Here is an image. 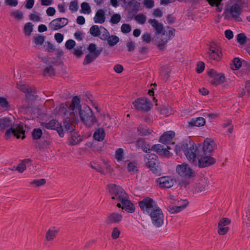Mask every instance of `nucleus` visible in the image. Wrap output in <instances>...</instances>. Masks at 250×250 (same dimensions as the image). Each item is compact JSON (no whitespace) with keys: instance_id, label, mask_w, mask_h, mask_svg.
I'll return each instance as SVG.
<instances>
[{"instance_id":"obj_59","label":"nucleus","mask_w":250,"mask_h":250,"mask_svg":"<svg viewBox=\"0 0 250 250\" xmlns=\"http://www.w3.org/2000/svg\"><path fill=\"white\" fill-rule=\"evenodd\" d=\"M218 233L219 235H224L226 234L229 231V228L228 227H221L218 225Z\"/></svg>"},{"instance_id":"obj_55","label":"nucleus","mask_w":250,"mask_h":250,"mask_svg":"<svg viewBox=\"0 0 250 250\" xmlns=\"http://www.w3.org/2000/svg\"><path fill=\"white\" fill-rule=\"evenodd\" d=\"M123 149L121 148H118L116 151L115 157L118 161L122 160L124 158L123 156Z\"/></svg>"},{"instance_id":"obj_56","label":"nucleus","mask_w":250,"mask_h":250,"mask_svg":"<svg viewBox=\"0 0 250 250\" xmlns=\"http://www.w3.org/2000/svg\"><path fill=\"white\" fill-rule=\"evenodd\" d=\"M120 233L121 231L117 227L114 228L111 233L112 238L113 239H117L119 237Z\"/></svg>"},{"instance_id":"obj_5","label":"nucleus","mask_w":250,"mask_h":250,"mask_svg":"<svg viewBox=\"0 0 250 250\" xmlns=\"http://www.w3.org/2000/svg\"><path fill=\"white\" fill-rule=\"evenodd\" d=\"M248 0H237V2L233 4L229 11L225 9L224 14L226 12H229L232 18L237 22L242 21V18L240 17L241 13V8L247 6Z\"/></svg>"},{"instance_id":"obj_18","label":"nucleus","mask_w":250,"mask_h":250,"mask_svg":"<svg viewBox=\"0 0 250 250\" xmlns=\"http://www.w3.org/2000/svg\"><path fill=\"white\" fill-rule=\"evenodd\" d=\"M208 53L209 58L216 61H219L222 56L221 48L216 44L210 45Z\"/></svg>"},{"instance_id":"obj_40","label":"nucleus","mask_w":250,"mask_h":250,"mask_svg":"<svg viewBox=\"0 0 250 250\" xmlns=\"http://www.w3.org/2000/svg\"><path fill=\"white\" fill-rule=\"evenodd\" d=\"M232 62L233 66H232L231 68L233 70L239 69L243 64V62H241L240 59L238 58H234L232 61Z\"/></svg>"},{"instance_id":"obj_42","label":"nucleus","mask_w":250,"mask_h":250,"mask_svg":"<svg viewBox=\"0 0 250 250\" xmlns=\"http://www.w3.org/2000/svg\"><path fill=\"white\" fill-rule=\"evenodd\" d=\"M43 75L49 76H54L55 75V69L52 66L45 67L43 70Z\"/></svg>"},{"instance_id":"obj_44","label":"nucleus","mask_w":250,"mask_h":250,"mask_svg":"<svg viewBox=\"0 0 250 250\" xmlns=\"http://www.w3.org/2000/svg\"><path fill=\"white\" fill-rule=\"evenodd\" d=\"M33 25L31 22L25 23L24 27V32L27 35H30L33 31Z\"/></svg>"},{"instance_id":"obj_34","label":"nucleus","mask_w":250,"mask_h":250,"mask_svg":"<svg viewBox=\"0 0 250 250\" xmlns=\"http://www.w3.org/2000/svg\"><path fill=\"white\" fill-rule=\"evenodd\" d=\"M82 140V139L80 136H77L75 133H71V136L69 139V144L71 145L74 146L78 144Z\"/></svg>"},{"instance_id":"obj_36","label":"nucleus","mask_w":250,"mask_h":250,"mask_svg":"<svg viewBox=\"0 0 250 250\" xmlns=\"http://www.w3.org/2000/svg\"><path fill=\"white\" fill-rule=\"evenodd\" d=\"M42 135V131L41 128H34L32 132V136L34 140L40 139Z\"/></svg>"},{"instance_id":"obj_22","label":"nucleus","mask_w":250,"mask_h":250,"mask_svg":"<svg viewBox=\"0 0 250 250\" xmlns=\"http://www.w3.org/2000/svg\"><path fill=\"white\" fill-rule=\"evenodd\" d=\"M214 143L210 139H206L204 141V144L202 146V154L211 156L213 150V145Z\"/></svg>"},{"instance_id":"obj_48","label":"nucleus","mask_w":250,"mask_h":250,"mask_svg":"<svg viewBox=\"0 0 250 250\" xmlns=\"http://www.w3.org/2000/svg\"><path fill=\"white\" fill-rule=\"evenodd\" d=\"M0 106L3 108H9V103L6 98L0 97Z\"/></svg>"},{"instance_id":"obj_31","label":"nucleus","mask_w":250,"mask_h":250,"mask_svg":"<svg viewBox=\"0 0 250 250\" xmlns=\"http://www.w3.org/2000/svg\"><path fill=\"white\" fill-rule=\"evenodd\" d=\"M208 4L212 7H216V11L221 12L223 9V4L222 3L223 0H206Z\"/></svg>"},{"instance_id":"obj_10","label":"nucleus","mask_w":250,"mask_h":250,"mask_svg":"<svg viewBox=\"0 0 250 250\" xmlns=\"http://www.w3.org/2000/svg\"><path fill=\"white\" fill-rule=\"evenodd\" d=\"M148 215L150 217L152 224L156 228L162 227L164 223V214L162 209L158 207L150 212Z\"/></svg>"},{"instance_id":"obj_9","label":"nucleus","mask_w":250,"mask_h":250,"mask_svg":"<svg viewBox=\"0 0 250 250\" xmlns=\"http://www.w3.org/2000/svg\"><path fill=\"white\" fill-rule=\"evenodd\" d=\"M138 204L143 213L147 215L159 207L156 202L149 197H145L139 201Z\"/></svg>"},{"instance_id":"obj_8","label":"nucleus","mask_w":250,"mask_h":250,"mask_svg":"<svg viewBox=\"0 0 250 250\" xmlns=\"http://www.w3.org/2000/svg\"><path fill=\"white\" fill-rule=\"evenodd\" d=\"M138 204L143 213L147 215L159 207L156 202L149 197H145L139 201Z\"/></svg>"},{"instance_id":"obj_24","label":"nucleus","mask_w":250,"mask_h":250,"mask_svg":"<svg viewBox=\"0 0 250 250\" xmlns=\"http://www.w3.org/2000/svg\"><path fill=\"white\" fill-rule=\"evenodd\" d=\"M175 134L173 131H168L164 132L159 138V142L163 144H169Z\"/></svg>"},{"instance_id":"obj_12","label":"nucleus","mask_w":250,"mask_h":250,"mask_svg":"<svg viewBox=\"0 0 250 250\" xmlns=\"http://www.w3.org/2000/svg\"><path fill=\"white\" fill-rule=\"evenodd\" d=\"M134 108L139 111L148 112L151 109L150 101L147 98H138L132 103Z\"/></svg>"},{"instance_id":"obj_23","label":"nucleus","mask_w":250,"mask_h":250,"mask_svg":"<svg viewBox=\"0 0 250 250\" xmlns=\"http://www.w3.org/2000/svg\"><path fill=\"white\" fill-rule=\"evenodd\" d=\"M122 219L123 216L122 214L116 212H113L107 215L105 223L107 225L117 224L120 223L122 220Z\"/></svg>"},{"instance_id":"obj_20","label":"nucleus","mask_w":250,"mask_h":250,"mask_svg":"<svg viewBox=\"0 0 250 250\" xmlns=\"http://www.w3.org/2000/svg\"><path fill=\"white\" fill-rule=\"evenodd\" d=\"M121 203H118L117 207L122 208L128 213H133L135 211L134 205L128 199V196L124 199Z\"/></svg>"},{"instance_id":"obj_64","label":"nucleus","mask_w":250,"mask_h":250,"mask_svg":"<svg viewBox=\"0 0 250 250\" xmlns=\"http://www.w3.org/2000/svg\"><path fill=\"white\" fill-rule=\"evenodd\" d=\"M55 39L58 43H61L63 39V35L59 33H56L54 36Z\"/></svg>"},{"instance_id":"obj_50","label":"nucleus","mask_w":250,"mask_h":250,"mask_svg":"<svg viewBox=\"0 0 250 250\" xmlns=\"http://www.w3.org/2000/svg\"><path fill=\"white\" fill-rule=\"evenodd\" d=\"M231 220L228 218H222L218 222V226L221 227H227L226 226L230 224Z\"/></svg>"},{"instance_id":"obj_17","label":"nucleus","mask_w":250,"mask_h":250,"mask_svg":"<svg viewBox=\"0 0 250 250\" xmlns=\"http://www.w3.org/2000/svg\"><path fill=\"white\" fill-rule=\"evenodd\" d=\"M170 149V147L167 146V148H165L164 146L161 144H156L151 147V150L156 152L158 155L161 157H166L167 158H169L173 155L172 153L169 151Z\"/></svg>"},{"instance_id":"obj_2","label":"nucleus","mask_w":250,"mask_h":250,"mask_svg":"<svg viewBox=\"0 0 250 250\" xmlns=\"http://www.w3.org/2000/svg\"><path fill=\"white\" fill-rule=\"evenodd\" d=\"M64 107L63 104H61V107L65 109L64 113L70 112V115L73 114L78 115L79 113L81 121L87 127H91L95 124L97 120L94 115L93 111L89 106L84 104L82 107L80 104V99L78 96H74L71 104L66 102Z\"/></svg>"},{"instance_id":"obj_1","label":"nucleus","mask_w":250,"mask_h":250,"mask_svg":"<svg viewBox=\"0 0 250 250\" xmlns=\"http://www.w3.org/2000/svg\"><path fill=\"white\" fill-rule=\"evenodd\" d=\"M182 150L188 161L194 165H196L197 158L198 166L200 168L212 166L216 162L215 159L211 156L200 154L198 147L191 140H185L175 146V152L176 154Z\"/></svg>"},{"instance_id":"obj_21","label":"nucleus","mask_w":250,"mask_h":250,"mask_svg":"<svg viewBox=\"0 0 250 250\" xmlns=\"http://www.w3.org/2000/svg\"><path fill=\"white\" fill-rule=\"evenodd\" d=\"M156 183L163 188H170L174 185V181L169 176H164L158 178Z\"/></svg>"},{"instance_id":"obj_53","label":"nucleus","mask_w":250,"mask_h":250,"mask_svg":"<svg viewBox=\"0 0 250 250\" xmlns=\"http://www.w3.org/2000/svg\"><path fill=\"white\" fill-rule=\"evenodd\" d=\"M121 17L120 14H114L110 19V22L112 24H117L121 21Z\"/></svg>"},{"instance_id":"obj_3","label":"nucleus","mask_w":250,"mask_h":250,"mask_svg":"<svg viewBox=\"0 0 250 250\" xmlns=\"http://www.w3.org/2000/svg\"><path fill=\"white\" fill-rule=\"evenodd\" d=\"M11 126L7 129L5 133L6 139L10 138L11 135H13L17 139H24L25 138V130L23 127V125L21 122L18 124H13L12 121L9 118L4 117L0 118V127L3 129Z\"/></svg>"},{"instance_id":"obj_4","label":"nucleus","mask_w":250,"mask_h":250,"mask_svg":"<svg viewBox=\"0 0 250 250\" xmlns=\"http://www.w3.org/2000/svg\"><path fill=\"white\" fill-rule=\"evenodd\" d=\"M145 166L149 169L155 176H159L162 172V168L158 156L154 153L145 155L144 156Z\"/></svg>"},{"instance_id":"obj_35","label":"nucleus","mask_w":250,"mask_h":250,"mask_svg":"<svg viewBox=\"0 0 250 250\" xmlns=\"http://www.w3.org/2000/svg\"><path fill=\"white\" fill-rule=\"evenodd\" d=\"M248 40L249 39L243 33L238 34L237 36V42L240 45H244Z\"/></svg>"},{"instance_id":"obj_16","label":"nucleus","mask_w":250,"mask_h":250,"mask_svg":"<svg viewBox=\"0 0 250 250\" xmlns=\"http://www.w3.org/2000/svg\"><path fill=\"white\" fill-rule=\"evenodd\" d=\"M41 125L48 129L57 130L61 137H63L64 136L62 126L56 120H51L48 123L42 122L41 123Z\"/></svg>"},{"instance_id":"obj_7","label":"nucleus","mask_w":250,"mask_h":250,"mask_svg":"<svg viewBox=\"0 0 250 250\" xmlns=\"http://www.w3.org/2000/svg\"><path fill=\"white\" fill-rule=\"evenodd\" d=\"M87 50L89 53L87 54L83 62V65L88 64L95 60L101 54L103 51V47H100L97 49L96 45L95 43H90L88 47Z\"/></svg>"},{"instance_id":"obj_49","label":"nucleus","mask_w":250,"mask_h":250,"mask_svg":"<svg viewBox=\"0 0 250 250\" xmlns=\"http://www.w3.org/2000/svg\"><path fill=\"white\" fill-rule=\"evenodd\" d=\"M242 70L245 74L250 73V62L246 61H243V64L241 66Z\"/></svg>"},{"instance_id":"obj_58","label":"nucleus","mask_w":250,"mask_h":250,"mask_svg":"<svg viewBox=\"0 0 250 250\" xmlns=\"http://www.w3.org/2000/svg\"><path fill=\"white\" fill-rule=\"evenodd\" d=\"M131 30V26L129 24L124 23L121 26V31L123 33H128Z\"/></svg>"},{"instance_id":"obj_25","label":"nucleus","mask_w":250,"mask_h":250,"mask_svg":"<svg viewBox=\"0 0 250 250\" xmlns=\"http://www.w3.org/2000/svg\"><path fill=\"white\" fill-rule=\"evenodd\" d=\"M183 204L178 203V206H169L167 207V210L171 213H176L181 211L185 208L188 204V202L187 200L182 201Z\"/></svg>"},{"instance_id":"obj_29","label":"nucleus","mask_w":250,"mask_h":250,"mask_svg":"<svg viewBox=\"0 0 250 250\" xmlns=\"http://www.w3.org/2000/svg\"><path fill=\"white\" fill-rule=\"evenodd\" d=\"M206 123L205 119L203 117H197L196 118H192L189 122V124L191 126H202L205 125Z\"/></svg>"},{"instance_id":"obj_19","label":"nucleus","mask_w":250,"mask_h":250,"mask_svg":"<svg viewBox=\"0 0 250 250\" xmlns=\"http://www.w3.org/2000/svg\"><path fill=\"white\" fill-rule=\"evenodd\" d=\"M68 22V20L65 18H57L50 22L49 27L53 30H57L66 26Z\"/></svg>"},{"instance_id":"obj_28","label":"nucleus","mask_w":250,"mask_h":250,"mask_svg":"<svg viewBox=\"0 0 250 250\" xmlns=\"http://www.w3.org/2000/svg\"><path fill=\"white\" fill-rule=\"evenodd\" d=\"M105 16L104 11L103 9L98 10L94 18L95 23H103L104 22Z\"/></svg>"},{"instance_id":"obj_62","label":"nucleus","mask_w":250,"mask_h":250,"mask_svg":"<svg viewBox=\"0 0 250 250\" xmlns=\"http://www.w3.org/2000/svg\"><path fill=\"white\" fill-rule=\"evenodd\" d=\"M104 29V31L102 34V35L100 37V38L103 41L107 40V39L109 37V33L108 31L104 27H103Z\"/></svg>"},{"instance_id":"obj_51","label":"nucleus","mask_w":250,"mask_h":250,"mask_svg":"<svg viewBox=\"0 0 250 250\" xmlns=\"http://www.w3.org/2000/svg\"><path fill=\"white\" fill-rule=\"evenodd\" d=\"M46 183V180L44 179H35L31 183L32 185H35L37 187L44 185Z\"/></svg>"},{"instance_id":"obj_14","label":"nucleus","mask_w":250,"mask_h":250,"mask_svg":"<svg viewBox=\"0 0 250 250\" xmlns=\"http://www.w3.org/2000/svg\"><path fill=\"white\" fill-rule=\"evenodd\" d=\"M176 171L181 176L185 178H190L195 176V172L187 164L178 165L176 168Z\"/></svg>"},{"instance_id":"obj_11","label":"nucleus","mask_w":250,"mask_h":250,"mask_svg":"<svg viewBox=\"0 0 250 250\" xmlns=\"http://www.w3.org/2000/svg\"><path fill=\"white\" fill-rule=\"evenodd\" d=\"M167 28H170L168 31L167 35H165V32H163L157 44V47L160 50H163L165 48V46L167 44L168 40H170L175 36V29L174 28L167 26Z\"/></svg>"},{"instance_id":"obj_47","label":"nucleus","mask_w":250,"mask_h":250,"mask_svg":"<svg viewBox=\"0 0 250 250\" xmlns=\"http://www.w3.org/2000/svg\"><path fill=\"white\" fill-rule=\"evenodd\" d=\"M90 167L92 168L95 169L96 171H97L98 172H100L102 174H104L105 173L104 172V170L103 169L102 167L98 164L96 163H93V164H90Z\"/></svg>"},{"instance_id":"obj_6","label":"nucleus","mask_w":250,"mask_h":250,"mask_svg":"<svg viewBox=\"0 0 250 250\" xmlns=\"http://www.w3.org/2000/svg\"><path fill=\"white\" fill-rule=\"evenodd\" d=\"M109 193L112 200H117L122 202L127 197L128 195L125 191L120 186L116 184L108 185Z\"/></svg>"},{"instance_id":"obj_43","label":"nucleus","mask_w":250,"mask_h":250,"mask_svg":"<svg viewBox=\"0 0 250 250\" xmlns=\"http://www.w3.org/2000/svg\"><path fill=\"white\" fill-rule=\"evenodd\" d=\"M127 170L129 172L137 171V163L135 162H130L127 164Z\"/></svg>"},{"instance_id":"obj_61","label":"nucleus","mask_w":250,"mask_h":250,"mask_svg":"<svg viewBox=\"0 0 250 250\" xmlns=\"http://www.w3.org/2000/svg\"><path fill=\"white\" fill-rule=\"evenodd\" d=\"M142 40L146 43H149L151 41L150 34L149 33H145L142 35Z\"/></svg>"},{"instance_id":"obj_41","label":"nucleus","mask_w":250,"mask_h":250,"mask_svg":"<svg viewBox=\"0 0 250 250\" xmlns=\"http://www.w3.org/2000/svg\"><path fill=\"white\" fill-rule=\"evenodd\" d=\"M89 32L94 37H98L101 32L98 25H92L90 28Z\"/></svg>"},{"instance_id":"obj_27","label":"nucleus","mask_w":250,"mask_h":250,"mask_svg":"<svg viewBox=\"0 0 250 250\" xmlns=\"http://www.w3.org/2000/svg\"><path fill=\"white\" fill-rule=\"evenodd\" d=\"M148 22L152 25V26L155 30V34L157 36L158 34L163 33L164 31L163 24L159 22L155 19H150Z\"/></svg>"},{"instance_id":"obj_15","label":"nucleus","mask_w":250,"mask_h":250,"mask_svg":"<svg viewBox=\"0 0 250 250\" xmlns=\"http://www.w3.org/2000/svg\"><path fill=\"white\" fill-rule=\"evenodd\" d=\"M18 87L25 93L26 97L28 100L35 101L37 99V96L35 95L36 90L35 86L24 84L18 85Z\"/></svg>"},{"instance_id":"obj_26","label":"nucleus","mask_w":250,"mask_h":250,"mask_svg":"<svg viewBox=\"0 0 250 250\" xmlns=\"http://www.w3.org/2000/svg\"><path fill=\"white\" fill-rule=\"evenodd\" d=\"M135 145L137 147L141 148L142 150L145 153H149L151 150L150 145L146 144L144 138H138L135 142Z\"/></svg>"},{"instance_id":"obj_39","label":"nucleus","mask_w":250,"mask_h":250,"mask_svg":"<svg viewBox=\"0 0 250 250\" xmlns=\"http://www.w3.org/2000/svg\"><path fill=\"white\" fill-rule=\"evenodd\" d=\"M81 12L83 14H89L91 11V7L89 4L86 2H83L81 4Z\"/></svg>"},{"instance_id":"obj_60","label":"nucleus","mask_w":250,"mask_h":250,"mask_svg":"<svg viewBox=\"0 0 250 250\" xmlns=\"http://www.w3.org/2000/svg\"><path fill=\"white\" fill-rule=\"evenodd\" d=\"M78 8L77 1L73 0L70 2L69 8L70 10L76 12L78 10Z\"/></svg>"},{"instance_id":"obj_30","label":"nucleus","mask_w":250,"mask_h":250,"mask_svg":"<svg viewBox=\"0 0 250 250\" xmlns=\"http://www.w3.org/2000/svg\"><path fill=\"white\" fill-rule=\"evenodd\" d=\"M105 133L103 128H99L96 130L93 134V138L98 141H102L105 137Z\"/></svg>"},{"instance_id":"obj_13","label":"nucleus","mask_w":250,"mask_h":250,"mask_svg":"<svg viewBox=\"0 0 250 250\" xmlns=\"http://www.w3.org/2000/svg\"><path fill=\"white\" fill-rule=\"evenodd\" d=\"M208 75L212 80L210 82V83L215 86L224 83L226 81V78L222 73H218L213 69H210L207 72Z\"/></svg>"},{"instance_id":"obj_33","label":"nucleus","mask_w":250,"mask_h":250,"mask_svg":"<svg viewBox=\"0 0 250 250\" xmlns=\"http://www.w3.org/2000/svg\"><path fill=\"white\" fill-rule=\"evenodd\" d=\"M63 127L65 128L66 131L69 132H72L74 129L73 125L70 122V119L68 118L63 120Z\"/></svg>"},{"instance_id":"obj_57","label":"nucleus","mask_w":250,"mask_h":250,"mask_svg":"<svg viewBox=\"0 0 250 250\" xmlns=\"http://www.w3.org/2000/svg\"><path fill=\"white\" fill-rule=\"evenodd\" d=\"M76 45L75 42L71 39H69L66 41L65 44V47L69 50L73 49Z\"/></svg>"},{"instance_id":"obj_63","label":"nucleus","mask_w":250,"mask_h":250,"mask_svg":"<svg viewBox=\"0 0 250 250\" xmlns=\"http://www.w3.org/2000/svg\"><path fill=\"white\" fill-rule=\"evenodd\" d=\"M144 4L146 8H151L154 5V2L153 0H145Z\"/></svg>"},{"instance_id":"obj_52","label":"nucleus","mask_w":250,"mask_h":250,"mask_svg":"<svg viewBox=\"0 0 250 250\" xmlns=\"http://www.w3.org/2000/svg\"><path fill=\"white\" fill-rule=\"evenodd\" d=\"M135 20L140 24H144L146 20V17L142 14H139L137 15L135 18Z\"/></svg>"},{"instance_id":"obj_46","label":"nucleus","mask_w":250,"mask_h":250,"mask_svg":"<svg viewBox=\"0 0 250 250\" xmlns=\"http://www.w3.org/2000/svg\"><path fill=\"white\" fill-rule=\"evenodd\" d=\"M31 160L29 159H24L22 163L17 166L16 169L20 172H23L26 169V166L24 163L25 162H29Z\"/></svg>"},{"instance_id":"obj_32","label":"nucleus","mask_w":250,"mask_h":250,"mask_svg":"<svg viewBox=\"0 0 250 250\" xmlns=\"http://www.w3.org/2000/svg\"><path fill=\"white\" fill-rule=\"evenodd\" d=\"M137 130L139 132V134L142 136L150 134L151 132V130L146 125H140L138 127Z\"/></svg>"},{"instance_id":"obj_54","label":"nucleus","mask_w":250,"mask_h":250,"mask_svg":"<svg viewBox=\"0 0 250 250\" xmlns=\"http://www.w3.org/2000/svg\"><path fill=\"white\" fill-rule=\"evenodd\" d=\"M205 69V63L204 62L200 61L197 63L196 71L197 73H201Z\"/></svg>"},{"instance_id":"obj_37","label":"nucleus","mask_w":250,"mask_h":250,"mask_svg":"<svg viewBox=\"0 0 250 250\" xmlns=\"http://www.w3.org/2000/svg\"><path fill=\"white\" fill-rule=\"evenodd\" d=\"M58 233V231L56 230H52L49 229L46 233V239L47 241L53 240L56 236Z\"/></svg>"},{"instance_id":"obj_45","label":"nucleus","mask_w":250,"mask_h":250,"mask_svg":"<svg viewBox=\"0 0 250 250\" xmlns=\"http://www.w3.org/2000/svg\"><path fill=\"white\" fill-rule=\"evenodd\" d=\"M45 36L39 35L38 36H34L33 42L37 45H42L44 42Z\"/></svg>"},{"instance_id":"obj_38","label":"nucleus","mask_w":250,"mask_h":250,"mask_svg":"<svg viewBox=\"0 0 250 250\" xmlns=\"http://www.w3.org/2000/svg\"><path fill=\"white\" fill-rule=\"evenodd\" d=\"M119 41L118 37L115 35H112L107 39V43L110 46L116 45Z\"/></svg>"}]
</instances>
